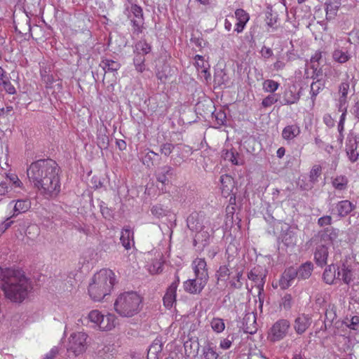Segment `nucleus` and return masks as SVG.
<instances>
[{
  "mask_svg": "<svg viewBox=\"0 0 359 359\" xmlns=\"http://www.w3.org/2000/svg\"><path fill=\"white\" fill-rule=\"evenodd\" d=\"M60 168L51 159H40L27 169L29 182L46 198H55L60 192Z\"/></svg>",
  "mask_w": 359,
  "mask_h": 359,
  "instance_id": "1",
  "label": "nucleus"
},
{
  "mask_svg": "<svg viewBox=\"0 0 359 359\" xmlns=\"http://www.w3.org/2000/svg\"><path fill=\"white\" fill-rule=\"evenodd\" d=\"M0 288L6 299L21 303L32 290V285L22 272L11 269H0Z\"/></svg>",
  "mask_w": 359,
  "mask_h": 359,
  "instance_id": "2",
  "label": "nucleus"
},
{
  "mask_svg": "<svg viewBox=\"0 0 359 359\" xmlns=\"http://www.w3.org/2000/svg\"><path fill=\"white\" fill-rule=\"evenodd\" d=\"M116 283V276L113 271L102 269L95 273L88 285V294L95 302H100L109 294Z\"/></svg>",
  "mask_w": 359,
  "mask_h": 359,
  "instance_id": "3",
  "label": "nucleus"
},
{
  "mask_svg": "<svg viewBox=\"0 0 359 359\" xmlns=\"http://www.w3.org/2000/svg\"><path fill=\"white\" fill-rule=\"evenodd\" d=\"M114 307L121 317L130 318L141 311L142 299L135 292H123L117 297Z\"/></svg>",
  "mask_w": 359,
  "mask_h": 359,
  "instance_id": "4",
  "label": "nucleus"
},
{
  "mask_svg": "<svg viewBox=\"0 0 359 359\" xmlns=\"http://www.w3.org/2000/svg\"><path fill=\"white\" fill-rule=\"evenodd\" d=\"M187 224L191 231L197 232V239H201V241L205 243L208 242L215 230L219 228L215 224L211 226L209 219L206 218L205 215L203 212H192L187 217Z\"/></svg>",
  "mask_w": 359,
  "mask_h": 359,
  "instance_id": "5",
  "label": "nucleus"
},
{
  "mask_svg": "<svg viewBox=\"0 0 359 359\" xmlns=\"http://www.w3.org/2000/svg\"><path fill=\"white\" fill-rule=\"evenodd\" d=\"M88 319L93 328L100 331H110L117 325V318L114 314L102 313L98 310H92L88 314Z\"/></svg>",
  "mask_w": 359,
  "mask_h": 359,
  "instance_id": "6",
  "label": "nucleus"
},
{
  "mask_svg": "<svg viewBox=\"0 0 359 359\" xmlns=\"http://www.w3.org/2000/svg\"><path fill=\"white\" fill-rule=\"evenodd\" d=\"M311 245H318L314 252V259L318 266H323L327 264L328 257V245L332 243L330 234L325 232L313 236L310 241Z\"/></svg>",
  "mask_w": 359,
  "mask_h": 359,
  "instance_id": "7",
  "label": "nucleus"
},
{
  "mask_svg": "<svg viewBox=\"0 0 359 359\" xmlns=\"http://www.w3.org/2000/svg\"><path fill=\"white\" fill-rule=\"evenodd\" d=\"M88 335L82 332H73L70 334L67 344L68 357L75 358L82 355L87 348Z\"/></svg>",
  "mask_w": 359,
  "mask_h": 359,
  "instance_id": "8",
  "label": "nucleus"
},
{
  "mask_svg": "<svg viewBox=\"0 0 359 359\" xmlns=\"http://www.w3.org/2000/svg\"><path fill=\"white\" fill-rule=\"evenodd\" d=\"M290 328V323L286 319L277 320L270 328L268 332V339L271 342H276L283 339L287 334Z\"/></svg>",
  "mask_w": 359,
  "mask_h": 359,
  "instance_id": "9",
  "label": "nucleus"
},
{
  "mask_svg": "<svg viewBox=\"0 0 359 359\" xmlns=\"http://www.w3.org/2000/svg\"><path fill=\"white\" fill-rule=\"evenodd\" d=\"M355 93V81L353 76L346 74L338 87L339 100L338 104L342 105L348 104V95H353Z\"/></svg>",
  "mask_w": 359,
  "mask_h": 359,
  "instance_id": "10",
  "label": "nucleus"
},
{
  "mask_svg": "<svg viewBox=\"0 0 359 359\" xmlns=\"http://www.w3.org/2000/svg\"><path fill=\"white\" fill-rule=\"evenodd\" d=\"M180 282V277L177 272H176L175 274V280L167 288L166 292L163 299V304L168 309L172 308L173 305L176 304L177 289Z\"/></svg>",
  "mask_w": 359,
  "mask_h": 359,
  "instance_id": "11",
  "label": "nucleus"
},
{
  "mask_svg": "<svg viewBox=\"0 0 359 359\" xmlns=\"http://www.w3.org/2000/svg\"><path fill=\"white\" fill-rule=\"evenodd\" d=\"M208 280V279L196 277L194 279H189L184 281L183 287L184 290L190 294H199L206 285Z\"/></svg>",
  "mask_w": 359,
  "mask_h": 359,
  "instance_id": "12",
  "label": "nucleus"
},
{
  "mask_svg": "<svg viewBox=\"0 0 359 359\" xmlns=\"http://www.w3.org/2000/svg\"><path fill=\"white\" fill-rule=\"evenodd\" d=\"M131 12L134 16L131 19L133 32L140 34L142 32L144 25L142 8L136 4H133L131 6Z\"/></svg>",
  "mask_w": 359,
  "mask_h": 359,
  "instance_id": "13",
  "label": "nucleus"
},
{
  "mask_svg": "<svg viewBox=\"0 0 359 359\" xmlns=\"http://www.w3.org/2000/svg\"><path fill=\"white\" fill-rule=\"evenodd\" d=\"M358 140L355 136H349L347 139L346 151L351 162H355L359 157Z\"/></svg>",
  "mask_w": 359,
  "mask_h": 359,
  "instance_id": "14",
  "label": "nucleus"
},
{
  "mask_svg": "<svg viewBox=\"0 0 359 359\" xmlns=\"http://www.w3.org/2000/svg\"><path fill=\"white\" fill-rule=\"evenodd\" d=\"M312 319L309 315H299L294 320L293 327L297 334H303L311 326Z\"/></svg>",
  "mask_w": 359,
  "mask_h": 359,
  "instance_id": "15",
  "label": "nucleus"
},
{
  "mask_svg": "<svg viewBox=\"0 0 359 359\" xmlns=\"http://www.w3.org/2000/svg\"><path fill=\"white\" fill-rule=\"evenodd\" d=\"M297 269L293 267L286 269L279 280L280 288L285 290L291 286L294 280L297 278Z\"/></svg>",
  "mask_w": 359,
  "mask_h": 359,
  "instance_id": "16",
  "label": "nucleus"
},
{
  "mask_svg": "<svg viewBox=\"0 0 359 359\" xmlns=\"http://www.w3.org/2000/svg\"><path fill=\"white\" fill-rule=\"evenodd\" d=\"M355 205L351 203L350 201L344 200L339 201L336 203L334 208L332 212L337 214L340 217H345L349 213H351L355 208Z\"/></svg>",
  "mask_w": 359,
  "mask_h": 359,
  "instance_id": "17",
  "label": "nucleus"
},
{
  "mask_svg": "<svg viewBox=\"0 0 359 359\" xmlns=\"http://www.w3.org/2000/svg\"><path fill=\"white\" fill-rule=\"evenodd\" d=\"M192 267L196 277L208 280L207 264L204 259H195L192 262Z\"/></svg>",
  "mask_w": 359,
  "mask_h": 359,
  "instance_id": "18",
  "label": "nucleus"
},
{
  "mask_svg": "<svg viewBox=\"0 0 359 359\" xmlns=\"http://www.w3.org/2000/svg\"><path fill=\"white\" fill-rule=\"evenodd\" d=\"M174 174V170L171 166L163 165L159 168L156 172V177L158 182L163 185L168 184L170 179Z\"/></svg>",
  "mask_w": 359,
  "mask_h": 359,
  "instance_id": "19",
  "label": "nucleus"
},
{
  "mask_svg": "<svg viewBox=\"0 0 359 359\" xmlns=\"http://www.w3.org/2000/svg\"><path fill=\"white\" fill-rule=\"evenodd\" d=\"M235 18L237 20V22L234 31L237 33H241L250 19L249 14L243 9L239 8L235 11Z\"/></svg>",
  "mask_w": 359,
  "mask_h": 359,
  "instance_id": "20",
  "label": "nucleus"
},
{
  "mask_svg": "<svg viewBox=\"0 0 359 359\" xmlns=\"http://www.w3.org/2000/svg\"><path fill=\"white\" fill-rule=\"evenodd\" d=\"M248 277L255 283V285L259 290V294H260L264 288L265 276L261 272L259 268H254L248 273Z\"/></svg>",
  "mask_w": 359,
  "mask_h": 359,
  "instance_id": "21",
  "label": "nucleus"
},
{
  "mask_svg": "<svg viewBox=\"0 0 359 359\" xmlns=\"http://www.w3.org/2000/svg\"><path fill=\"white\" fill-rule=\"evenodd\" d=\"M244 332L250 334H255L257 330L256 316L253 313H247L243 323Z\"/></svg>",
  "mask_w": 359,
  "mask_h": 359,
  "instance_id": "22",
  "label": "nucleus"
},
{
  "mask_svg": "<svg viewBox=\"0 0 359 359\" xmlns=\"http://www.w3.org/2000/svg\"><path fill=\"white\" fill-rule=\"evenodd\" d=\"M222 194L224 197L230 196L234 188V180L229 175H224L220 177Z\"/></svg>",
  "mask_w": 359,
  "mask_h": 359,
  "instance_id": "23",
  "label": "nucleus"
},
{
  "mask_svg": "<svg viewBox=\"0 0 359 359\" xmlns=\"http://www.w3.org/2000/svg\"><path fill=\"white\" fill-rule=\"evenodd\" d=\"M0 86H2L4 90L10 95L16 93L15 88L11 83L10 77L6 71L0 67Z\"/></svg>",
  "mask_w": 359,
  "mask_h": 359,
  "instance_id": "24",
  "label": "nucleus"
},
{
  "mask_svg": "<svg viewBox=\"0 0 359 359\" xmlns=\"http://www.w3.org/2000/svg\"><path fill=\"white\" fill-rule=\"evenodd\" d=\"M337 279L342 280L346 284H349L353 280L352 269L343 264L341 266L337 268Z\"/></svg>",
  "mask_w": 359,
  "mask_h": 359,
  "instance_id": "25",
  "label": "nucleus"
},
{
  "mask_svg": "<svg viewBox=\"0 0 359 359\" xmlns=\"http://www.w3.org/2000/svg\"><path fill=\"white\" fill-rule=\"evenodd\" d=\"M236 268H238V266H231L230 262L228 264V265L220 266L216 272L217 281H226L227 278H229L231 275L233 274L234 270Z\"/></svg>",
  "mask_w": 359,
  "mask_h": 359,
  "instance_id": "26",
  "label": "nucleus"
},
{
  "mask_svg": "<svg viewBox=\"0 0 359 359\" xmlns=\"http://www.w3.org/2000/svg\"><path fill=\"white\" fill-rule=\"evenodd\" d=\"M300 128L296 125H289L285 127L282 131V137L287 140H292L300 134Z\"/></svg>",
  "mask_w": 359,
  "mask_h": 359,
  "instance_id": "27",
  "label": "nucleus"
},
{
  "mask_svg": "<svg viewBox=\"0 0 359 359\" xmlns=\"http://www.w3.org/2000/svg\"><path fill=\"white\" fill-rule=\"evenodd\" d=\"M326 18L328 20L333 19L341 6L340 0H327L326 3Z\"/></svg>",
  "mask_w": 359,
  "mask_h": 359,
  "instance_id": "28",
  "label": "nucleus"
},
{
  "mask_svg": "<svg viewBox=\"0 0 359 359\" xmlns=\"http://www.w3.org/2000/svg\"><path fill=\"white\" fill-rule=\"evenodd\" d=\"M243 269L240 267L235 269L233 274L229 278V285L231 288L240 289L242 287L243 282L241 281V278L243 276Z\"/></svg>",
  "mask_w": 359,
  "mask_h": 359,
  "instance_id": "29",
  "label": "nucleus"
},
{
  "mask_svg": "<svg viewBox=\"0 0 359 359\" xmlns=\"http://www.w3.org/2000/svg\"><path fill=\"white\" fill-rule=\"evenodd\" d=\"M332 185L334 189L339 192L346 191L348 188V180L344 175H338L332 178Z\"/></svg>",
  "mask_w": 359,
  "mask_h": 359,
  "instance_id": "30",
  "label": "nucleus"
},
{
  "mask_svg": "<svg viewBox=\"0 0 359 359\" xmlns=\"http://www.w3.org/2000/svg\"><path fill=\"white\" fill-rule=\"evenodd\" d=\"M325 319L324 321L325 329L327 330L337 319L336 307L334 305L329 304L325 311Z\"/></svg>",
  "mask_w": 359,
  "mask_h": 359,
  "instance_id": "31",
  "label": "nucleus"
},
{
  "mask_svg": "<svg viewBox=\"0 0 359 359\" xmlns=\"http://www.w3.org/2000/svg\"><path fill=\"white\" fill-rule=\"evenodd\" d=\"M337 108H338V110L339 111L341 112V115L340 116V118H339V124H338V130H339V142L341 143L342 142V132L344 129V123H345V120H346V114H347V108H348V104H344V105H342L341 104H337Z\"/></svg>",
  "mask_w": 359,
  "mask_h": 359,
  "instance_id": "32",
  "label": "nucleus"
},
{
  "mask_svg": "<svg viewBox=\"0 0 359 359\" xmlns=\"http://www.w3.org/2000/svg\"><path fill=\"white\" fill-rule=\"evenodd\" d=\"M162 350L163 344L161 340L155 339L149 348L147 359H158Z\"/></svg>",
  "mask_w": 359,
  "mask_h": 359,
  "instance_id": "33",
  "label": "nucleus"
},
{
  "mask_svg": "<svg viewBox=\"0 0 359 359\" xmlns=\"http://www.w3.org/2000/svg\"><path fill=\"white\" fill-rule=\"evenodd\" d=\"M100 65L105 72H116L121 67L118 61L108 58L103 59Z\"/></svg>",
  "mask_w": 359,
  "mask_h": 359,
  "instance_id": "34",
  "label": "nucleus"
},
{
  "mask_svg": "<svg viewBox=\"0 0 359 359\" xmlns=\"http://www.w3.org/2000/svg\"><path fill=\"white\" fill-rule=\"evenodd\" d=\"M116 354V350L114 344L104 345L97 352V355L102 359H112Z\"/></svg>",
  "mask_w": 359,
  "mask_h": 359,
  "instance_id": "35",
  "label": "nucleus"
},
{
  "mask_svg": "<svg viewBox=\"0 0 359 359\" xmlns=\"http://www.w3.org/2000/svg\"><path fill=\"white\" fill-rule=\"evenodd\" d=\"M337 269L334 265H329L323 273V277L324 281L327 284H333L334 280L337 279Z\"/></svg>",
  "mask_w": 359,
  "mask_h": 359,
  "instance_id": "36",
  "label": "nucleus"
},
{
  "mask_svg": "<svg viewBox=\"0 0 359 359\" xmlns=\"http://www.w3.org/2000/svg\"><path fill=\"white\" fill-rule=\"evenodd\" d=\"M120 240L123 246L126 250L130 248V241H133V232L129 226H125L122 229Z\"/></svg>",
  "mask_w": 359,
  "mask_h": 359,
  "instance_id": "37",
  "label": "nucleus"
},
{
  "mask_svg": "<svg viewBox=\"0 0 359 359\" xmlns=\"http://www.w3.org/2000/svg\"><path fill=\"white\" fill-rule=\"evenodd\" d=\"M313 269V264L311 262H306L302 264L298 270L297 278L299 279H307L309 278Z\"/></svg>",
  "mask_w": 359,
  "mask_h": 359,
  "instance_id": "38",
  "label": "nucleus"
},
{
  "mask_svg": "<svg viewBox=\"0 0 359 359\" xmlns=\"http://www.w3.org/2000/svg\"><path fill=\"white\" fill-rule=\"evenodd\" d=\"M31 207V203L28 199H20L16 201L13 206V216L18 215L20 213L25 212Z\"/></svg>",
  "mask_w": 359,
  "mask_h": 359,
  "instance_id": "39",
  "label": "nucleus"
},
{
  "mask_svg": "<svg viewBox=\"0 0 359 359\" xmlns=\"http://www.w3.org/2000/svg\"><path fill=\"white\" fill-rule=\"evenodd\" d=\"M300 98L299 93H296L292 88L287 89L283 94L284 104H292L297 103Z\"/></svg>",
  "mask_w": 359,
  "mask_h": 359,
  "instance_id": "40",
  "label": "nucleus"
},
{
  "mask_svg": "<svg viewBox=\"0 0 359 359\" xmlns=\"http://www.w3.org/2000/svg\"><path fill=\"white\" fill-rule=\"evenodd\" d=\"M222 156L224 160L231 162L233 165H242L243 161L238 158V154L233 149H223Z\"/></svg>",
  "mask_w": 359,
  "mask_h": 359,
  "instance_id": "41",
  "label": "nucleus"
},
{
  "mask_svg": "<svg viewBox=\"0 0 359 359\" xmlns=\"http://www.w3.org/2000/svg\"><path fill=\"white\" fill-rule=\"evenodd\" d=\"M6 182H8V185L10 187L11 190L15 189H23V184L19 179L17 175L11 173L6 175Z\"/></svg>",
  "mask_w": 359,
  "mask_h": 359,
  "instance_id": "42",
  "label": "nucleus"
},
{
  "mask_svg": "<svg viewBox=\"0 0 359 359\" xmlns=\"http://www.w3.org/2000/svg\"><path fill=\"white\" fill-rule=\"evenodd\" d=\"M332 57L334 61L339 63H344L347 62L350 58L347 51L339 48H337L334 50L332 53Z\"/></svg>",
  "mask_w": 359,
  "mask_h": 359,
  "instance_id": "43",
  "label": "nucleus"
},
{
  "mask_svg": "<svg viewBox=\"0 0 359 359\" xmlns=\"http://www.w3.org/2000/svg\"><path fill=\"white\" fill-rule=\"evenodd\" d=\"M210 326L216 333H221L225 329V323L220 318H213L210 322Z\"/></svg>",
  "mask_w": 359,
  "mask_h": 359,
  "instance_id": "44",
  "label": "nucleus"
},
{
  "mask_svg": "<svg viewBox=\"0 0 359 359\" xmlns=\"http://www.w3.org/2000/svg\"><path fill=\"white\" fill-rule=\"evenodd\" d=\"M324 88V83L320 81L317 80L316 81H313L311 85V100L313 102H314L316 97L319 94V93Z\"/></svg>",
  "mask_w": 359,
  "mask_h": 359,
  "instance_id": "45",
  "label": "nucleus"
},
{
  "mask_svg": "<svg viewBox=\"0 0 359 359\" xmlns=\"http://www.w3.org/2000/svg\"><path fill=\"white\" fill-rule=\"evenodd\" d=\"M280 84L273 80L267 79L263 82V90L267 93H274L279 87Z\"/></svg>",
  "mask_w": 359,
  "mask_h": 359,
  "instance_id": "46",
  "label": "nucleus"
},
{
  "mask_svg": "<svg viewBox=\"0 0 359 359\" xmlns=\"http://www.w3.org/2000/svg\"><path fill=\"white\" fill-rule=\"evenodd\" d=\"M203 355L205 359H217L219 358V354L210 345H208L203 348Z\"/></svg>",
  "mask_w": 359,
  "mask_h": 359,
  "instance_id": "47",
  "label": "nucleus"
},
{
  "mask_svg": "<svg viewBox=\"0 0 359 359\" xmlns=\"http://www.w3.org/2000/svg\"><path fill=\"white\" fill-rule=\"evenodd\" d=\"M135 48L138 51V54L144 55L147 54L151 50V46L144 41H139L136 45Z\"/></svg>",
  "mask_w": 359,
  "mask_h": 359,
  "instance_id": "48",
  "label": "nucleus"
},
{
  "mask_svg": "<svg viewBox=\"0 0 359 359\" xmlns=\"http://www.w3.org/2000/svg\"><path fill=\"white\" fill-rule=\"evenodd\" d=\"M322 168L319 165H315L313 166L312 169L310 171L309 178L310 181L313 183H315L318 181V178L321 175Z\"/></svg>",
  "mask_w": 359,
  "mask_h": 359,
  "instance_id": "49",
  "label": "nucleus"
},
{
  "mask_svg": "<svg viewBox=\"0 0 359 359\" xmlns=\"http://www.w3.org/2000/svg\"><path fill=\"white\" fill-rule=\"evenodd\" d=\"M144 57L143 55L137 54L134 58V64L135 66V69L139 72H142L144 67Z\"/></svg>",
  "mask_w": 359,
  "mask_h": 359,
  "instance_id": "50",
  "label": "nucleus"
},
{
  "mask_svg": "<svg viewBox=\"0 0 359 359\" xmlns=\"http://www.w3.org/2000/svg\"><path fill=\"white\" fill-rule=\"evenodd\" d=\"M151 213L157 218H161L166 215V210L161 205H156L152 207Z\"/></svg>",
  "mask_w": 359,
  "mask_h": 359,
  "instance_id": "51",
  "label": "nucleus"
},
{
  "mask_svg": "<svg viewBox=\"0 0 359 359\" xmlns=\"http://www.w3.org/2000/svg\"><path fill=\"white\" fill-rule=\"evenodd\" d=\"M194 59L196 61V67H197V69H201L202 72L207 74L208 69L206 67H205V61L203 57L199 55H196Z\"/></svg>",
  "mask_w": 359,
  "mask_h": 359,
  "instance_id": "52",
  "label": "nucleus"
},
{
  "mask_svg": "<svg viewBox=\"0 0 359 359\" xmlns=\"http://www.w3.org/2000/svg\"><path fill=\"white\" fill-rule=\"evenodd\" d=\"M346 323L351 329L358 330L359 329V316H354L351 320L347 319Z\"/></svg>",
  "mask_w": 359,
  "mask_h": 359,
  "instance_id": "53",
  "label": "nucleus"
},
{
  "mask_svg": "<svg viewBox=\"0 0 359 359\" xmlns=\"http://www.w3.org/2000/svg\"><path fill=\"white\" fill-rule=\"evenodd\" d=\"M175 146L170 143H165L161 146L160 151L162 154L168 156L173 151Z\"/></svg>",
  "mask_w": 359,
  "mask_h": 359,
  "instance_id": "54",
  "label": "nucleus"
},
{
  "mask_svg": "<svg viewBox=\"0 0 359 359\" xmlns=\"http://www.w3.org/2000/svg\"><path fill=\"white\" fill-rule=\"evenodd\" d=\"M292 304V297L290 294H286L283 298L280 303V306H282L285 309H290Z\"/></svg>",
  "mask_w": 359,
  "mask_h": 359,
  "instance_id": "55",
  "label": "nucleus"
},
{
  "mask_svg": "<svg viewBox=\"0 0 359 359\" xmlns=\"http://www.w3.org/2000/svg\"><path fill=\"white\" fill-rule=\"evenodd\" d=\"M277 100L274 95H269L262 100V104L264 107H269L276 103Z\"/></svg>",
  "mask_w": 359,
  "mask_h": 359,
  "instance_id": "56",
  "label": "nucleus"
},
{
  "mask_svg": "<svg viewBox=\"0 0 359 359\" xmlns=\"http://www.w3.org/2000/svg\"><path fill=\"white\" fill-rule=\"evenodd\" d=\"M332 223V217L330 215H325L323 217H321L318 220V224L320 226H324L327 225H330Z\"/></svg>",
  "mask_w": 359,
  "mask_h": 359,
  "instance_id": "57",
  "label": "nucleus"
},
{
  "mask_svg": "<svg viewBox=\"0 0 359 359\" xmlns=\"http://www.w3.org/2000/svg\"><path fill=\"white\" fill-rule=\"evenodd\" d=\"M59 353V348L57 346L53 347L50 351L45 355L43 359H54Z\"/></svg>",
  "mask_w": 359,
  "mask_h": 359,
  "instance_id": "58",
  "label": "nucleus"
},
{
  "mask_svg": "<svg viewBox=\"0 0 359 359\" xmlns=\"http://www.w3.org/2000/svg\"><path fill=\"white\" fill-rule=\"evenodd\" d=\"M13 224V221H11L9 218H7L6 221L0 222V236L3 234V233L8 229L11 224Z\"/></svg>",
  "mask_w": 359,
  "mask_h": 359,
  "instance_id": "59",
  "label": "nucleus"
},
{
  "mask_svg": "<svg viewBox=\"0 0 359 359\" xmlns=\"http://www.w3.org/2000/svg\"><path fill=\"white\" fill-rule=\"evenodd\" d=\"M10 187L8 185V182L4 181L0 183V195L4 196L11 191Z\"/></svg>",
  "mask_w": 359,
  "mask_h": 359,
  "instance_id": "60",
  "label": "nucleus"
},
{
  "mask_svg": "<svg viewBox=\"0 0 359 359\" xmlns=\"http://www.w3.org/2000/svg\"><path fill=\"white\" fill-rule=\"evenodd\" d=\"M232 344V341L229 339H223L220 341L219 347L222 349L227 350L231 348Z\"/></svg>",
  "mask_w": 359,
  "mask_h": 359,
  "instance_id": "61",
  "label": "nucleus"
},
{
  "mask_svg": "<svg viewBox=\"0 0 359 359\" xmlns=\"http://www.w3.org/2000/svg\"><path fill=\"white\" fill-rule=\"evenodd\" d=\"M42 79L46 83V88H51V85L54 81L53 77L51 75H42Z\"/></svg>",
  "mask_w": 359,
  "mask_h": 359,
  "instance_id": "62",
  "label": "nucleus"
},
{
  "mask_svg": "<svg viewBox=\"0 0 359 359\" xmlns=\"http://www.w3.org/2000/svg\"><path fill=\"white\" fill-rule=\"evenodd\" d=\"M101 212L106 219H110L111 217V212L107 207L101 206Z\"/></svg>",
  "mask_w": 359,
  "mask_h": 359,
  "instance_id": "63",
  "label": "nucleus"
},
{
  "mask_svg": "<svg viewBox=\"0 0 359 359\" xmlns=\"http://www.w3.org/2000/svg\"><path fill=\"white\" fill-rule=\"evenodd\" d=\"M285 62L281 60H277L273 64V68H274V69H276L277 71L283 69L285 67Z\"/></svg>",
  "mask_w": 359,
  "mask_h": 359,
  "instance_id": "64",
  "label": "nucleus"
}]
</instances>
